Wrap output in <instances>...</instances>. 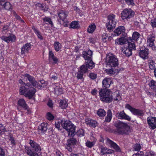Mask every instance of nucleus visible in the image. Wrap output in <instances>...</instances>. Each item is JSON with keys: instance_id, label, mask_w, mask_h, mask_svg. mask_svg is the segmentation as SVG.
Wrapping results in <instances>:
<instances>
[{"instance_id": "obj_1", "label": "nucleus", "mask_w": 156, "mask_h": 156, "mask_svg": "<svg viewBox=\"0 0 156 156\" xmlns=\"http://www.w3.org/2000/svg\"><path fill=\"white\" fill-rule=\"evenodd\" d=\"M114 126L117 128L115 132L119 134L128 135L131 132L129 126L126 123L119 121L114 122Z\"/></svg>"}, {"instance_id": "obj_2", "label": "nucleus", "mask_w": 156, "mask_h": 156, "mask_svg": "<svg viewBox=\"0 0 156 156\" xmlns=\"http://www.w3.org/2000/svg\"><path fill=\"white\" fill-rule=\"evenodd\" d=\"M105 62L107 68L115 67L119 64L118 58L114 55L111 53L106 55Z\"/></svg>"}, {"instance_id": "obj_3", "label": "nucleus", "mask_w": 156, "mask_h": 156, "mask_svg": "<svg viewBox=\"0 0 156 156\" xmlns=\"http://www.w3.org/2000/svg\"><path fill=\"white\" fill-rule=\"evenodd\" d=\"M100 100L105 103H110L112 101L111 91L108 90L101 89L99 92Z\"/></svg>"}, {"instance_id": "obj_4", "label": "nucleus", "mask_w": 156, "mask_h": 156, "mask_svg": "<svg viewBox=\"0 0 156 156\" xmlns=\"http://www.w3.org/2000/svg\"><path fill=\"white\" fill-rule=\"evenodd\" d=\"M62 126L64 129L68 131L69 136H72L74 135L76 126L70 121H66L63 123L62 124Z\"/></svg>"}, {"instance_id": "obj_5", "label": "nucleus", "mask_w": 156, "mask_h": 156, "mask_svg": "<svg viewBox=\"0 0 156 156\" xmlns=\"http://www.w3.org/2000/svg\"><path fill=\"white\" fill-rule=\"evenodd\" d=\"M115 15L113 14L109 15L108 17L107 23H106V27L108 30L109 32L113 30L116 26V22L115 20Z\"/></svg>"}, {"instance_id": "obj_6", "label": "nucleus", "mask_w": 156, "mask_h": 156, "mask_svg": "<svg viewBox=\"0 0 156 156\" xmlns=\"http://www.w3.org/2000/svg\"><path fill=\"white\" fill-rule=\"evenodd\" d=\"M125 108L129 109L134 115L138 116H143L144 114L143 110L136 109L132 107L129 104H126L125 105Z\"/></svg>"}, {"instance_id": "obj_7", "label": "nucleus", "mask_w": 156, "mask_h": 156, "mask_svg": "<svg viewBox=\"0 0 156 156\" xmlns=\"http://www.w3.org/2000/svg\"><path fill=\"white\" fill-rule=\"evenodd\" d=\"M134 12L130 9H124L122 12L121 17L123 20L129 19L134 16Z\"/></svg>"}, {"instance_id": "obj_8", "label": "nucleus", "mask_w": 156, "mask_h": 156, "mask_svg": "<svg viewBox=\"0 0 156 156\" xmlns=\"http://www.w3.org/2000/svg\"><path fill=\"white\" fill-rule=\"evenodd\" d=\"M24 77L26 78V80H27L29 82V85L31 87V85L34 87H37L38 83L35 80V78L29 74H26L24 75Z\"/></svg>"}, {"instance_id": "obj_9", "label": "nucleus", "mask_w": 156, "mask_h": 156, "mask_svg": "<svg viewBox=\"0 0 156 156\" xmlns=\"http://www.w3.org/2000/svg\"><path fill=\"white\" fill-rule=\"evenodd\" d=\"M155 39V36L153 34L149 35L147 37V46L151 47L153 50H156V47L154 43Z\"/></svg>"}, {"instance_id": "obj_10", "label": "nucleus", "mask_w": 156, "mask_h": 156, "mask_svg": "<svg viewBox=\"0 0 156 156\" xmlns=\"http://www.w3.org/2000/svg\"><path fill=\"white\" fill-rule=\"evenodd\" d=\"M140 49L139 52L140 56L144 59H147L148 58V49L145 47L140 48Z\"/></svg>"}, {"instance_id": "obj_11", "label": "nucleus", "mask_w": 156, "mask_h": 156, "mask_svg": "<svg viewBox=\"0 0 156 156\" xmlns=\"http://www.w3.org/2000/svg\"><path fill=\"white\" fill-rule=\"evenodd\" d=\"M77 142L76 139L72 137L69 139L67 140V144L66 146V148L70 152L72 151V147L75 145Z\"/></svg>"}, {"instance_id": "obj_12", "label": "nucleus", "mask_w": 156, "mask_h": 156, "mask_svg": "<svg viewBox=\"0 0 156 156\" xmlns=\"http://www.w3.org/2000/svg\"><path fill=\"white\" fill-rule=\"evenodd\" d=\"M116 117L118 119H125L128 121H130L131 118L129 116L126 115L124 111H122L118 112L115 115Z\"/></svg>"}, {"instance_id": "obj_13", "label": "nucleus", "mask_w": 156, "mask_h": 156, "mask_svg": "<svg viewBox=\"0 0 156 156\" xmlns=\"http://www.w3.org/2000/svg\"><path fill=\"white\" fill-rule=\"evenodd\" d=\"M31 45L30 43H27L24 44L21 48V55H24L28 53L31 49Z\"/></svg>"}, {"instance_id": "obj_14", "label": "nucleus", "mask_w": 156, "mask_h": 156, "mask_svg": "<svg viewBox=\"0 0 156 156\" xmlns=\"http://www.w3.org/2000/svg\"><path fill=\"white\" fill-rule=\"evenodd\" d=\"M147 122L151 128L154 129L156 128V117H148L147 118Z\"/></svg>"}, {"instance_id": "obj_15", "label": "nucleus", "mask_w": 156, "mask_h": 156, "mask_svg": "<svg viewBox=\"0 0 156 156\" xmlns=\"http://www.w3.org/2000/svg\"><path fill=\"white\" fill-rule=\"evenodd\" d=\"M36 91L35 88L30 86L29 90L27 93L24 94V96L28 98L29 99H30L34 95Z\"/></svg>"}, {"instance_id": "obj_16", "label": "nucleus", "mask_w": 156, "mask_h": 156, "mask_svg": "<svg viewBox=\"0 0 156 156\" xmlns=\"http://www.w3.org/2000/svg\"><path fill=\"white\" fill-rule=\"evenodd\" d=\"M125 29L124 26H119L114 30L115 35L116 36H118L122 34L123 36L125 37L126 35V34L125 33Z\"/></svg>"}, {"instance_id": "obj_17", "label": "nucleus", "mask_w": 156, "mask_h": 156, "mask_svg": "<svg viewBox=\"0 0 156 156\" xmlns=\"http://www.w3.org/2000/svg\"><path fill=\"white\" fill-rule=\"evenodd\" d=\"M48 59L49 62L53 61L52 63L53 64L57 63L58 62V59L55 56L53 53L51 51H49Z\"/></svg>"}, {"instance_id": "obj_18", "label": "nucleus", "mask_w": 156, "mask_h": 156, "mask_svg": "<svg viewBox=\"0 0 156 156\" xmlns=\"http://www.w3.org/2000/svg\"><path fill=\"white\" fill-rule=\"evenodd\" d=\"M29 144L33 148V150L34 151H35L38 152L41 151L40 146L34 140H30Z\"/></svg>"}, {"instance_id": "obj_19", "label": "nucleus", "mask_w": 156, "mask_h": 156, "mask_svg": "<svg viewBox=\"0 0 156 156\" xmlns=\"http://www.w3.org/2000/svg\"><path fill=\"white\" fill-rule=\"evenodd\" d=\"M24 83L25 85V86H22L20 87L19 91L20 94L24 95L29 90L30 85H29V83Z\"/></svg>"}, {"instance_id": "obj_20", "label": "nucleus", "mask_w": 156, "mask_h": 156, "mask_svg": "<svg viewBox=\"0 0 156 156\" xmlns=\"http://www.w3.org/2000/svg\"><path fill=\"white\" fill-rule=\"evenodd\" d=\"M107 142L110 145L111 147L114 149L116 151L121 152V150L119 147L114 142L107 138Z\"/></svg>"}, {"instance_id": "obj_21", "label": "nucleus", "mask_w": 156, "mask_h": 156, "mask_svg": "<svg viewBox=\"0 0 156 156\" xmlns=\"http://www.w3.org/2000/svg\"><path fill=\"white\" fill-rule=\"evenodd\" d=\"M128 41V39L124 37H122L120 38H117L115 40V44L116 45H122L127 43Z\"/></svg>"}, {"instance_id": "obj_22", "label": "nucleus", "mask_w": 156, "mask_h": 156, "mask_svg": "<svg viewBox=\"0 0 156 156\" xmlns=\"http://www.w3.org/2000/svg\"><path fill=\"white\" fill-rule=\"evenodd\" d=\"M92 51L90 50L87 51H83L82 53L83 56L85 61L92 59Z\"/></svg>"}, {"instance_id": "obj_23", "label": "nucleus", "mask_w": 156, "mask_h": 156, "mask_svg": "<svg viewBox=\"0 0 156 156\" xmlns=\"http://www.w3.org/2000/svg\"><path fill=\"white\" fill-rule=\"evenodd\" d=\"M48 125L47 123H41L38 126L39 131H41L42 133H44L46 132L48 128Z\"/></svg>"}, {"instance_id": "obj_24", "label": "nucleus", "mask_w": 156, "mask_h": 156, "mask_svg": "<svg viewBox=\"0 0 156 156\" xmlns=\"http://www.w3.org/2000/svg\"><path fill=\"white\" fill-rule=\"evenodd\" d=\"M122 52L127 57H129L132 55V51L129 49L125 45L122 48Z\"/></svg>"}, {"instance_id": "obj_25", "label": "nucleus", "mask_w": 156, "mask_h": 156, "mask_svg": "<svg viewBox=\"0 0 156 156\" xmlns=\"http://www.w3.org/2000/svg\"><path fill=\"white\" fill-rule=\"evenodd\" d=\"M18 104L19 106L22 107L24 109L28 111V107L23 99H20L18 101Z\"/></svg>"}, {"instance_id": "obj_26", "label": "nucleus", "mask_w": 156, "mask_h": 156, "mask_svg": "<svg viewBox=\"0 0 156 156\" xmlns=\"http://www.w3.org/2000/svg\"><path fill=\"white\" fill-rule=\"evenodd\" d=\"M85 64L87 68L90 69H92L95 66L94 63L92 61V59L85 61Z\"/></svg>"}, {"instance_id": "obj_27", "label": "nucleus", "mask_w": 156, "mask_h": 156, "mask_svg": "<svg viewBox=\"0 0 156 156\" xmlns=\"http://www.w3.org/2000/svg\"><path fill=\"white\" fill-rule=\"evenodd\" d=\"M58 15L60 19L63 21L68 16V13L62 10L58 13Z\"/></svg>"}, {"instance_id": "obj_28", "label": "nucleus", "mask_w": 156, "mask_h": 156, "mask_svg": "<svg viewBox=\"0 0 156 156\" xmlns=\"http://www.w3.org/2000/svg\"><path fill=\"white\" fill-rule=\"evenodd\" d=\"M111 81L109 79H105L102 81V84L103 87L106 88L109 87L111 84Z\"/></svg>"}, {"instance_id": "obj_29", "label": "nucleus", "mask_w": 156, "mask_h": 156, "mask_svg": "<svg viewBox=\"0 0 156 156\" xmlns=\"http://www.w3.org/2000/svg\"><path fill=\"white\" fill-rule=\"evenodd\" d=\"M94 138L92 141H90L89 140H87L85 143V145L87 147L89 148L93 147L95 144L96 142V139Z\"/></svg>"}, {"instance_id": "obj_30", "label": "nucleus", "mask_w": 156, "mask_h": 156, "mask_svg": "<svg viewBox=\"0 0 156 156\" xmlns=\"http://www.w3.org/2000/svg\"><path fill=\"white\" fill-rule=\"evenodd\" d=\"M112 118V113L111 110L108 109L107 112V115L105 118V121L107 122H110Z\"/></svg>"}, {"instance_id": "obj_31", "label": "nucleus", "mask_w": 156, "mask_h": 156, "mask_svg": "<svg viewBox=\"0 0 156 156\" xmlns=\"http://www.w3.org/2000/svg\"><path fill=\"white\" fill-rule=\"evenodd\" d=\"M128 44L126 46L129 49H131L132 51L133 50H136V46L135 43L133 41L131 42L128 41Z\"/></svg>"}, {"instance_id": "obj_32", "label": "nucleus", "mask_w": 156, "mask_h": 156, "mask_svg": "<svg viewBox=\"0 0 156 156\" xmlns=\"http://www.w3.org/2000/svg\"><path fill=\"white\" fill-rule=\"evenodd\" d=\"M44 22H47L48 23H46L50 24L51 27L53 26V24L52 21L51 19L49 16H45L44 18H42Z\"/></svg>"}, {"instance_id": "obj_33", "label": "nucleus", "mask_w": 156, "mask_h": 156, "mask_svg": "<svg viewBox=\"0 0 156 156\" xmlns=\"http://www.w3.org/2000/svg\"><path fill=\"white\" fill-rule=\"evenodd\" d=\"M111 95L112 97V100L113 99L115 101H118L121 100V97L119 94L114 93L112 94Z\"/></svg>"}, {"instance_id": "obj_34", "label": "nucleus", "mask_w": 156, "mask_h": 156, "mask_svg": "<svg viewBox=\"0 0 156 156\" xmlns=\"http://www.w3.org/2000/svg\"><path fill=\"white\" fill-rule=\"evenodd\" d=\"M63 90L60 86H57L54 88L55 93L56 95H59L62 93Z\"/></svg>"}, {"instance_id": "obj_35", "label": "nucleus", "mask_w": 156, "mask_h": 156, "mask_svg": "<svg viewBox=\"0 0 156 156\" xmlns=\"http://www.w3.org/2000/svg\"><path fill=\"white\" fill-rule=\"evenodd\" d=\"M140 36V34L139 33L137 32H134L133 33L132 38L131 37H129V40H132V39L135 40L136 41L137 39Z\"/></svg>"}, {"instance_id": "obj_36", "label": "nucleus", "mask_w": 156, "mask_h": 156, "mask_svg": "<svg viewBox=\"0 0 156 156\" xmlns=\"http://www.w3.org/2000/svg\"><path fill=\"white\" fill-rule=\"evenodd\" d=\"M96 27L95 24H93L90 25L87 29V32L89 33H92L94 31Z\"/></svg>"}, {"instance_id": "obj_37", "label": "nucleus", "mask_w": 156, "mask_h": 156, "mask_svg": "<svg viewBox=\"0 0 156 156\" xmlns=\"http://www.w3.org/2000/svg\"><path fill=\"white\" fill-rule=\"evenodd\" d=\"M106 112L104 109H99L97 112L98 115L99 117H104L106 115Z\"/></svg>"}, {"instance_id": "obj_38", "label": "nucleus", "mask_w": 156, "mask_h": 156, "mask_svg": "<svg viewBox=\"0 0 156 156\" xmlns=\"http://www.w3.org/2000/svg\"><path fill=\"white\" fill-rule=\"evenodd\" d=\"M79 70L85 74L88 71V68L85 65H83L80 67Z\"/></svg>"}, {"instance_id": "obj_39", "label": "nucleus", "mask_w": 156, "mask_h": 156, "mask_svg": "<svg viewBox=\"0 0 156 156\" xmlns=\"http://www.w3.org/2000/svg\"><path fill=\"white\" fill-rule=\"evenodd\" d=\"M5 9L10 10L12 9V6L10 2L7 1L2 7Z\"/></svg>"}, {"instance_id": "obj_40", "label": "nucleus", "mask_w": 156, "mask_h": 156, "mask_svg": "<svg viewBox=\"0 0 156 156\" xmlns=\"http://www.w3.org/2000/svg\"><path fill=\"white\" fill-rule=\"evenodd\" d=\"M32 29L34 30V33L36 34L38 38L41 40L43 39V37L41 34V33L37 28L35 27L34 26H33L32 27Z\"/></svg>"}, {"instance_id": "obj_41", "label": "nucleus", "mask_w": 156, "mask_h": 156, "mask_svg": "<svg viewBox=\"0 0 156 156\" xmlns=\"http://www.w3.org/2000/svg\"><path fill=\"white\" fill-rule=\"evenodd\" d=\"M108 68V69H105V71L108 75H112L114 74L116 72V71H115V70L112 68Z\"/></svg>"}, {"instance_id": "obj_42", "label": "nucleus", "mask_w": 156, "mask_h": 156, "mask_svg": "<svg viewBox=\"0 0 156 156\" xmlns=\"http://www.w3.org/2000/svg\"><path fill=\"white\" fill-rule=\"evenodd\" d=\"M148 63L150 69H155V63L153 60L152 59H149Z\"/></svg>"}, {"instance_id": "obj_43", "label": "nucleus", "mask_w": 156, "mask_h": 156, "mask_svg": "<svg viewBox=\"0 0 156 156\" xmlns=\"http://www.w3.org/2000/svg\"><path fill=\"white\" fill-rule=\"evenodd\" d=\"M141 146L139 144L136 143L133 144V148L134 151H137V152H140V150L141 148Z\"/></svg>"}, {"instance_id": "obj_44", "label": "nucleus", "mask_w": 156, "mask_h": 156, "mask_svg": "<svg viewBox=\"0 0 156 156\" xmlns=\"http://www.w3.org/2000/svg\"><path fill=\"white\" fill-rule=\"evenodd\" d=\"M68 104L66 101L62 100L60 101L59 103V106L62 109H64L66 108Z\"/></svg>"}, {"instance_id": "obj_45", "label": "nucleus", "mask_w": 156, "mask_h": 156, "mask_svg": "<svg viewBox=\"0 0 156 156\" xmlns=\"http://www.w3.org/2000/svg\"><path fill=\"white\" fill-rule=\"evenodd\" d=\"M54 46L55 49L57 51H59L60 49L61 48V44H60L58 42L56 41L54 43Z\"/></svg>"}, {"instance_id": "obj_46", "label": "nucleus", "mask_w": 156, "mask_h": 156, "mask_svg": "<svg viewBox=\"0 0 156 156\" xmlns=\"http://www.w3.org/2000/svg\"><path fill=\"white\" fill-rule=\"evenodd\" d=\"M70 27L73 29H77L79 27L78 23L76 21H73L70 24Z\"/></svg>"}, {"instance_id": "obj_47", "label": "nucleus", "mask_w": 156, "mask_h": 156, "mask_svg": "<svg viewBox=\"0 0 156 156\" xmlns=\"http://www.w3.org/2000/svg\"><path fill=\"white\" fill-rule=\"evenodd\" d=\"M150 87L154 90L156 91V82L152 80L150 83Z\"/></svg>"}, {"instance_id": "obj_48", "label": "nucleus", "mask_w": 156, "mask_h": 156, "mask_svg": "<svg viewBox=\"0 0 156 156\" xmlns=\"http://www.w3.org/2000/svg\"><path fill=\"white\" fill-rule=\"evenodd\" d=\"M8 37V39H9V42L10 41L14 42L16 40V36L13 34H10L9 35Z\"/></svg>"}, {"instance_id": "obj_49", "label": "nucleus", "mask_w": 156, "mask_h": 156, "mask_svg": "<svg viewBox=\"0 0 156 156\" xmlns=\"http://www.w3.org/2000/svg\"><path fill=\"white\" fill-rule=\"evenodd\" d=\"M76 135L78 136H83L84 135V130L83 129H80L76 133Z\"/></svg>"}, {"instance_id": "obj_50", "label": "nucleus", "mask_w": 156, "mask_h": 156, "mask_svg": "<svg viewBox=\"0 0 156 156\" xmlns=\"http://www.w3.org/2000/svg\"><path fill=\"white\" fill-rule=\"evenodd\" d=\"M87 124L94 127H95L97 126V122L95 120H90V122H88Z\"/></svg>"}, {"instance_id": "obj_51", "label": "nucleus", "mask_w": 156, "mask_h": 156, "mask_svg": "<svg viewBox=\"0 0 156 156\" xmlns=\"http://www.w3.org/2000/svg\"><path fill=\"white\" fill-rule=\"evenodd\" d=\"M46 118L49 120H51L53 119L54 117L51 113L48 112L46 114Z\"/></svg>"}, {"instance_id": "obj_52", "label": "nucleus", "mask_w": 156, "mask_h": 156, "mask_svg": "<svg viewBox=\"0 0 156 156\" xmlns=\"http://www.w3.org/2000/svg\"><path fill=\"white\" fill-rule=\"evenodd\" d=\"M84 73H82L78 70V72L77 73V76L76 77L78 79V80H81L82 79H83V75Z\"/></svg>"}, {"instance_id": "obj_53", "label": "nucleus", "mask_w": 156, "mask_h": 156, "mask_svg": "<svg viewBox=\"0 0 156 156\" xmlns=\"http://www.w3.org/2000/svg\"><path fill=\"white\" fill-rule=\"evenodd\" d=\"M25 150L27 154L30 156L31 155L32 153L33 152L32 151L30 148L27 146H25Z\"/></svg>"}, {"instance_id": "obj_54", "label": "nucleus", "mask_w": 156, "mask_h": 156, "mask_svg": "<svg viewBox=\"0 0 156 156\" xmlns=\"http://www.w3.org/2000/svg\"><path fill=\"white\" fill-rule=\"evenodd\" d=\"M102 40L104 42H106L108 40V35L106 33H104L102 36Z\"/></svg>"}, {"instance_id": "obj_55", "label": "nucleus", "mask_w": 156, "mask_h": 156, "mask_svg": "<svg viewBox=\"0 0 156 156\" xmlns=\"http://www.w3.org/2000/svg\"><path fill=\"white\" fill-rule=\"evenodd\" d=\"M7 131L5 126L2 124H0V135H1L2 133Z\"/></svg>"}, {"instance_id": "obj_56", "label": "nucleus", "mask_w": 156, "mask_h": 156, "mask_svg": "<svg viewBox=\"0 0 156 156\" xmlns=\"http://www.w3.org/2000/svg\"><path fill=\"white\" fill-rule=\"evenodd\" d=\"M10 140L11 142V144L12 147L15 146L16 145V142L14 140V138L12 136H10Z\"/></svg>"}, {"instance_id": "obj_57", "label": "nucleus", "mask_w": 156, "mask_h": 156, "mask_svg": "<svg viewBox=\"0 0 156 156\" xmlns=\"http://www.w3.org/2000/svg\"><path fill=\"white\" fill-rule=\"evenodd\" d=\"M101 153H102L103 155L106 154H105L104 153H106L107 151L108 148L102 146L101 147Z\"/></svg>"}, {"instance_id": "obj_58", "label": "nucleus", "mask_w": 156, "mask_h": 156, "mask_svg": "<svg viewBox=\"0 0 156 156\" xmlns=\"http://www.w3.org/2000/svg\"><path fill=\"white\" fill-rule=\"evenodd\" d=\"M89 77L92 80H94L97 77V75L93 73H90L89 75Z\"/></svg>"}, {"instance_id": "obj_59", "label": "nucleus", "mask_w": 156, "mask_h": 156, "mask_svg": "<svg viewBox=\"0 0 156 156\" xmlns=\"http://www.w3.org/2000/svg\"><path fill=\"white\" fill-rule=\"evenodd\" d=\"M145 156H155V154L154 152L152 151H150L149 152H147L145 154Z\"/></svg>"}, {"instance_id": "obj_60", "label": "nucleus", "mask_w": 156, "mask_h": 156, "mask_svg": "<svg viewBox=\"0 0 156 156\" xmlns=\"http://www.w3.org/2000/svg\"><path fill=\"white\" fill-rule=\"evenodd\" d=\"M125 1L126 3L129 5H134V3L133 0H125Z\"/></svg>"}, {"instance_id": "obj_61", "label": "nucleus", "mask_w": 156, "mask_h": 156, "mask_svg": "<svg viewBox=\"0 0 156 156\" xmlns=\"http://www.w3.org/2000/svg\"><path fill=\"white\" fill-rule=\"evenodd\" d=\"M144 153L143 151L137 152L136 153L134 154L132 156H144Z\"/></svg>"}, {"instance_id": "obj_62", "label": "nucleus", "mask_w": 156, "mask_h": 156, "mask_svg": "<svg viewBox=\"0 0 156 156\" xmlns=\"http://www.w3.org/2000/svg\"><path fill=\"white\" fill-rule=\"evenodd\" d=\"M8 38V37H6L4 36H3L1 37V38L2 40L5 41L8 43L9 42V41Z\"/></svg>"}, {"instance_id": "obj_63", "label": "nucleus", "mask_w": 156, "mask_h": 156, "mask_svg": "<svg viewBox=\"0 0 156 156\" xmlns=\"http://www.w3.org/2000/svg\"><path fill=\"white\" fill-rule=\"evenodd\" d=\"M0 156H5L4 150L0 147Z\"/></svg>"}, {"instance_id": "obj_64", "label": "nucleus", "mask_w": 156, "mask_h": 156, "mask_svg": "<svg viewBox=\"0 0 156 156\" xmlns=\"http://www.w3.org/2000/svg\"><path fill=\"white\" fill-rule=\"evenodd\" d=\"M89 41L90 43L92 44H94L96 41L95 39L92 37L89 38Z\"/></svg>"}]
</instances>
